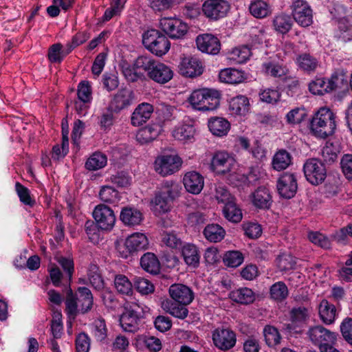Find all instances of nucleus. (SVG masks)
<instances>
[{"instance_id":"obj_1","label":"nucleus","mask_w":352,"mask_h":352,"mask_svg":"<svg viewBox=\"0 0 352 352\" xmlns=\"http://www.w3.org/2000/svg\"><path fill=\"white\" fill-rule=\"evenodd\" d=\"M303 172L307 182L314 186L322 184L327 178L326 189L329 194L336 195L341 185L340 174L333 173L327 175L324 164L316 158L307 160L303 166Z\"/></svg>"},{"instance_id":"obj_2","label":"nucleus","mask_w":352,"mask_h":352,"mask_svg":"<svg viewBox=\"0 0 352 352\" xmlns=\"http://www.w3.org/2000/svg\"><path fill=\"white\" fill-rule=\"evenodd\" d=\"M336 127L334 113L329 109L324 107L320 108L310 122V129L314 135L322 139L332 135Z\"/></svg>"},{"instance_id":"obj_3","label":"nucleus","mask_w":352,"mask_h":352,"mask_svg":"<svg viewBox=\"0 0 352 352\" xmlns=\"http://www.w3.org/2000/svg\"><path fill=\"white\" fill-rule=\"evenodd\" d=\"M142 43L147 50L157 56L166 54L170 46L166 35L155 29L148 30L143 34Z\"/></svg>"},{"instance_id":"obj_4","label":"nucleus","mask_w":352,"mask_h":352,"mask_svg":"<svg viewBox=\"0 0 352 352\" xmlns=\"http://www.w3.org/2000/svg\"><path fill=\"white\" fill-rule=\"evenodd\" d=\"M290 322L284 324L283 330L289 334H301L309 318V309L303 306L293 307L289 311Z\"/></svg>"},{"instance_id":"obj_5","label":"nucleus","mask_w":352,"mask_h":352,"mask_svg":"<svg viewBox=\"0 0 352 352\" xmlns=\"http://www.w3.org/2000/svg\"><path fill=\"white\" fill-rule=\"evenodd\" d=\"M143 317V309L137 304H133L124 307L120 323L125 331L135 332L138 329L139 322Z\"/></svg>"},{"instance_id":"obj_6","label":"nucleus","mask_w":352,"mask_h":352,"mask_svg":"<svg viewBox=\"0 0 352 352\" xmlns=\"http://www.w3.org/2000/svg\"><path fill=\"white\" fill-rule=\"evenodd\" d=\"M182 161L177 155H162L154 162V169L160 175L165 177L179 170Z\"/></svg>"},{"instance_id":"obj_7","label":"nucleus","mask_w":352,"mask_h":352,"mask_svg":"<svg viewBox=\"0 0 352 352\" xmlns=\"http://www.w3.org/2000/svg\"><path fill=\"white\" fill-rule=\"evenodd\" d=\"M148 247V241L146 235L142 233H134L125 241L123 250H119L123 258L133 256L139 252L146 250Z\"/></svg>"},{"instance_id":"obj_8","label":"nucleus","mask_w":352,"mask_h":352,"mask_svg":"<svg viewBox=\"0 0 352 352\" xmlns=\"http://www.w3.org/2000/svg\"><path fill=\"white\" fill-rule=\"evenodd\" d=\"M230 8L229 3L225 0H206L202 5L204 14L210 21L225 17Z\"/></svg>"},{"instance_id":"obj_9","label":"nucleus","mask_w":352,"mask_h":352,"mask_svg":"<svg viewBox=\"0 0 352 352\" xmlns=\"http://www.w3.org/2000/svg\"><path fill=\"white\" fill-rule=\"evenodd\" d=\"M160 24L163 32L173 39L182 38L188 30V25L177 18L164 17Z\"/></svg>"},{"instance_id":"obj_10","label":"nucleus","mask_w":352,"mask_h":352,"mask_svg":"<svg viewBox=\"0 0 352 352\" xmlns=\"http://www.w3.org/2000/svg\"><path fill=\"white\" fill-rule=\"evenodd\" d=\"M292 14L295 21L302 27H308L313 22L312 10L304 0H293Z\"/></svg>"},{"instance_id":"obj_11","label":"nucleus","mask_w":352,"mask_h":352,"mask_svg":"<svg viewBox=\"0 0 352 352\" xmlns=\"http://www.w3.org/2000/svg\"><path fill=\"white\" fill-rule=\"evenodd\" d=\"M93 217L100 230H111L116 223V217L113 210L107 205L99 204L93 211Z\"/></svg>"},{"instance_id":"obj_12","label":"nucleus","mask_w":352,"mask_h":352,"mask_svg":"<svg viewBox=\"0 0 352 352\" xmlns=\"http://www.w3.org/2000/svg\"><path fill=\"white\" fill-rule=\"evenodd\" d=\"M276 187L278 194L283 198L294 197L298 189L296 175L289 172L283 173L278 179Z\"/></svg>"},{"instance_id":"obj_13","label":"nucleus","mask_w":352,"mask_h":352,"mask_svg":"<svg viewBox=\"0 0 352 352\" xmlns=\"http://www.w3.org/2000/svg\"><path fill=\"white\" fill-rule=\"evenodd\" d=\"M212 340L214 344L221 351H228L235 346L236 338L235 333L225 328H217L213 331Z\"/></svg>"},{"instance_id":"obj_14","label":"nucleus","mask_w":352,"mask_h":352,"mask_svg":"<svg viewBox=\"0 0 352 352\" xmlns=\"http://www.w3.org/2000/svg\"><path fill=\"white\" fill-rule=\"evenodd\" d=\"M307 335L310 340L319 347L326 344H334L336 340L337 333L331 331L321 325H317L309 328Z\"/></svg>"},{"instance_id":"obj_15","label":"nucleus","mask_w":352,"mask_h":352,"mask_svg":"<svg viewBox=\"0 0 352 352\" xmlns=\"http://www.w3.org/2000/svg\"><path fill=\"white\" fill-rule=\"evenodd\" d=\"M179 69L183 76L191 78L200 76L204 72L202 62L195 56L184 58L179 65Z\"/></svg>"},{"instance_id":"obj_16","label":"nucleus","mask_w":352,"mask_h":352,"mask_svg":"<svg viewBox=\"0 0 352 352\" xmlns=\"http://www.w3.org/2000/svg\"><path fill=\"white\" fill-rule=\"evenodd\" d=\"M134 100V94L131 89L122 88L113 96L109 107L115 113H119L120 111L129 107Z\"/></svg>"},{"instance_id":"obj_17","label":"nucleus","mask_w":352,"mask_h":352,"mask_svg":"<svg viewBox=\"0 0 352 352\" xmlns=\"http://www.w3.org/2000/svg\"><path fill=\"white\" fill-rule=\"evenodd\" d=\"M197 48L202 52L216 55L221 50V43L217 37L211 34H204L196 38Z\"/></svg>"},{"instance_id":"obj_18","label":"nucleus","mask_w":352,"mask_h":352,"mask_svg":"<svg viewBox=\"0 0 352 352\" xmlns=\"http://www.w3.org/2000/svg\"><path fill=\"white\" fill-rule=\"evenodd\" d=\"M168 293L173 302L189 305L194 298L193 292L190 287L183 284H173Z\"/></svg>"},{"instance_id":"obj_19","label":"nucleus","mask_w":352,"mask_h":352,"mask_svg":"<svg viewBox=\"0 0 352 352\" xmlns=\"http://www.w3.org/2000/svg\"><path fill=\"white\" fill-rule=\"evenodd\" d=\"M233 165V158L230 157L229 155L225 152L216 153L213 155L210 163L212 170L217 174L221 175L231 171Z\"/></svg>"},{"instance_id":"obj_20","label":"nucleus","mask_w":352,"mask_h":352,"mask_svg":"<svg viewBox=\"0 0 352 352\" xmlns=\"http://www.w3.org/2000/svg\"><path fill=\"white\" fill-rule=\"evenodd\" d=\"M153 110V105L149 103L143 102L138 104L132 113L131 124L135 126L142 125L151 118Z\"/></svg>"},{"instance_id":"obj_21","label":"nucleus","mask_w":352,"mask_h":352,"mask_svg":"<svg viewBox=\"0 0 352 352\" xmlns=\"http://www.w3.org/2000/svg\"><path fill=\"white\" fill-rule=\"evenodd\" d=\"M152 69L149 72L148 77L156 82L164 84L173 78V71L164 63L157 61Z\"/></svg>"},{"instance_id":"obj_22","label":"nucleus","mask_w":352,"mask_h":352,"mask_svg":"<svg viewBox=\"0 0 352 352\" xmlns=\"http://www.w3.org/2000/svg\"><path fill=\"white\" fill-rule=\"evenodd\" d=\"M184 185L187 191L199 194L204 187V177L197 172L187 173L184 177Z\"/></svg>"},{"instance_id":"obj_23","label":"nucleus","mask_w":352,"mask_h":352,"mask_svg":"<svg viewBox=\"0 0 352 352\" xmlns=\"http://www.w3.org/2000/svg\"><path fill=\"white\" fill-rule=\"evenodd\" d=\"M186 305H187L173 302L170 299L164 300L161 305L163 310L179 319H184L187 317L188 310L186 308Z\"/></svg>"},{"instance_id":"obj_24","label":"nucleus","mask_w":352,"mask_h":352,"mask_svg":"<svg viewBox=\"0 0 352 352\" xmlns=\"http://www.w3.org/2000/svg\"><path fill=\"white\" fill-rule=\"evenodd\" d=\"M162 131V126L153 124L141 129L136 135L137 140L142 144L155 140Z\"/></svg>"},{"instance_id":"obj_25","label":"nucleus","mask_w":352,"mask_h":352,"mask_svg":"<svg viewBox=\"0 0 352 352\" xmlns=\"http://www.w3.org/2000/svg\"><path fill=\"white\" fill-rule=\"evenodd\" d=\"M120 219L125 225L136 226L143 220V214L137 208L124 207L120 212Z\"/></svg>"},{"instance_id":"obj_26","label":"nucleus","mask_w":352,"mask_h":352,"mask_svg":"<svg viewBox=\"0 0 352 352\" xmlns=\"http://www.w3.org/2000/svg\"><path fill=\"white\" fill-rule=\"evenodd\" d=\"M252 202L258 208H270L272 202L270 190L264 186L258 187L253 193Z\"/></svg>"},{"instance_id":"obj_27","label":"nucleus","mask_w":352,"mask_h":352,"mask_svg":"<svg viewBox=\"0 0 352 352\" xmlns=\"http://www.w3.org/2000/svg\"><path fill=\"white\" fill-rule=\"evenodd\" d=\"M208 125L210 132L219 137L226 135L230 129V122L221 117L211 118L208 120Z\"/></svg>"},{"instance_id":"obj_28","label":"nucleus","mask_w":352,"mask_h":352,"mask_svg":"<svg viewBox=\"0 0 352 352\" xmlns=\"http://www.w3.org/2000/svg\"><path fill=\"white\" fill-rule=\"evenodd\" d=\"M77 299L82 314L89 311L94 305V298L90 289L85 287H80L77 289Z\"/></svg>"},{"instance_id":"obj_29","label":"nucleus","mask_w":352,"mask_h":352,"mask_svg":"<svg viewBox=\"0 0 352 352\" xmlns=\"http://www.w3.org/2000/svg\"><path fill=\"white\" fill-rule=\"evenodd\" d=\"M182 254L185 263L194 269L199 265L200 255L197 247L193 244H186L183 246Z\"/></svg>"},{"instance_id":"obj_30","label":"nucleus","mask_w":352,"mask_h":352,"mask_svg":"<svg viewBox=\"0 0 352 352\" xmlns=\"http://www.w3.org/2000/svg\"><path fill=\"white\" fill-rule=\"evenodd\" d=\"M172 203L170 199L166 198L156 192L154 198L151 201L152 210L156 216L165 214L170 210Z\"/></svg>"},{"instance_id":"obj_31","label":"nucleus","mask_w":352,"mask_h":352,"mask_svg":"<svg viewBox=\"0 0 352 352\" xmlns=\"http://www.w3.org/2000/svg\"><path fill=\"white\" fill-rule=\"evenodd\" d=\"M229 298L239 304L248 305L252 303L255 300L253 291L248 287L239 288L232 291L229 294Z\"/></svg>"},{"instance_id":"obj_32","label":"nucleus","mask_w":352,"mask_h":352,"mask_svg":"<svg viewBox=\"0 0 352 352\" xmlns=\"http://www.w3.org/2000/svg\"><path fill=\"white\" fill-rule=\"evenodd\" d=\"M141 267L147 272L157 274L160 272V263L155 254L144 253L140 258Z\"/></svg>"},{"instance_id":"obj_33","label":"nucleus","mask_w":352,"mask_h":352,"mask_svg":"<svg viewBox=\"0 0 352 352\" xmlns=\"http://www.w3.org/2000/svg\"><path fill=\"white\" fill-rule=\"evenodd\" d=\"M229 109L232 113L245 115L250 109L248 98L242 95L232 98L229 102Z\"/></svg>"},{"instance_id":"obj_34","label":"nucleus","mask_w":352,"mask_h":352,"mask_svg":"<svg viewBox=\"0 0 352 352\" xmlns=\"http://www.w3.org/2000/svg\"><path fill=\"white\" fill-rule=\"evenodd\" d=\"M292 155L287 151L280 149L273 157L272 167L278 171L285 170L292 164Z\"/></svg>"},{"instance_id":"obj_35","label":"nucleus","mask_w":352,"mask_h":352,"mask_svg":"<svg viewBox=\"0 0 352 352\" xmlns=\"http://www.w3.org/2000/svg\"><path fill=\"white\" fill-rule=\"evenodd\" d=\"M182 186L173 180L165 181L162 184L160 189L157 192L161 195L170 199L173 202L180 195Z\"/></svg>"},{"instance_id":"obj_36","label":"nucleus","mask_w":352,"mask_h":352,"mask_svg":"<svg viewBox=\"0 0 352 352\" xmlns=\"http://www.w3.org/2000/svg\"><path fill=\"white\" fill-rule=\"evenodd\" d=\"M219 79L226 83L239 84L245 80V77L243 72L236 69L227 68L220 72Z\"/></svg>"},{"instance_id":"obj_37","label":"nucleus","mask_w":352,"mask_h":352,"mask_svg":"<svg viewBox=\"0 0 352 352\" xmlns=\"http://www.w3.org/2000/svg\"><path fill=\"white\" fill-rule=\"evenodd\" d=\"M205 237L210 242L217 243L221 241L226 235L225 230L219 224H208L203 232Z\"/></svg>"},{"instance_id":"obj_38","label":"nucleus","mask_w":352,"mask_h":352,"mask_svg":"<svg viewBox=\"0 0 352 352\" xmlns=\"http://www.w3.org/2000/svg\"><path fill=\"white\" fill-rule=\"evenodd\" d=\"M336 309L335 305L330 304L328 300H322L319 307V315L325 324L333 322L336 317Z\"/></svg>"},{"instance_id":"obj_39","label":"nucleus","mask_w":352,"mask_h":352,"mask_svg":"<svg viewBox=\"0 0 352 352\" xmlns=\"http://www.w3.org/2000/svg\"><path fill=\"white\" fill-rule=\"evenodd\" d=\"M223 213L224 217L232 223H239L243 218L241 210L237 206L236 199L224 206Z\"/></svg>"},{"instance_id":"obj_40","label":"nucleus","mask_w":352,"mask_h":352,"mask_svg":"<svg viewBox=\"0 0 352 352\" xmlns=\"http://www.w3.org/2000/svg\"><path fill=\"white\" fill-rule=\"evenodd\" d=\"M293 23L292 18L285 14H280L276 16L273 21L275 30L281 34L288 32L291 30Z\"/></svg>"},{"instance_id":"obj_41","label":"nucleus","mask_w":352,"mask_h":352,"mask_svg":"<svg viewBox=\"0 0 352 352\" xmlns=\"http://www.w3.org/2000/svg\"><path fill=\"white\" fill-rule=\"evenodd\" d=\"M297 61L299 67L307 72H314L318 65L317 59L307 53L300 54L298 57Z\"/></svg>"},{"instance_id":"obj_42","label":"nucleus","mask_w":352,"mask_h":352,"mask_svg":"<svg viewBox=\"0 0 352 352\" xmlns=\"http://www.w3.org/2000/svg\"><path fill=\"white\" fill-rule=\"evenodd\" d=\"M263 336L266 344L270 346H274L280 342L281 336L278 329L271 325H266L263 329Z\"/></svg>"},{"instance_id":"obj_43","label":"nucleus","mask_w":352,"mask_h":352,"mask_svg":"<svg viewBox=\"0 0 352 352\" xmlns=\"http://www.w3.org/2000/svg\"><path fill=\"white\" fill-rule=\"evenodd\" d=\"M106 164L107 157L101 153H95L87 159L85 167L89 170H96L103 168Z\"/></svg>"},{"instance_id":"obj_44","label":"nucleus","mask_w":352,"mask_h":352,"mask_svg":"<svg viewBox=\"0 0 352 352\" xmlns=\"http://www.w3.org/2000/svg\"><path fill=\"white\" fill-rule=\"evenodd\" d=\"M114 285L119 293L125 295L132 294L133 285L126 276L117 275L114 280Z\"/></svg>"},{"instance_id":"obj_45","label":"nucleus","mask_w":352,"mask_h":352,"mask_svg":"<svg viewBox=\"0 0 352 352\" xmlns=\"http://www.w3.org/2000/svg\"><path fill=\"white\" fill-rule=\"evenodd\" d=\"M328 82L330 91L348 87L347 76L342 71L335 72Z\"/></svg>"},{"instance_id":"obj_46","label":"nucleus","mask_w":352,"mask_h":352,"mask_svg":"<svg viewBox=\"0 0 352 352\" xmlns=\"http://www.w3.org/2000/svg\"><path fill=\"white\" fill-rule=\"evenodd\" d=\"M243 255L237 250L228 251L223 257L225 265L230 267H236L243 262Z\"/></svg>"},{"instance_id":"obj_47","label":"nucleus","mask_w":352,"mask_h":352,"mask_svg":"<svg viewBox=\"0 0 352 352\" xmlns=\"http://www.w3.org/2000/svg\"><path fill=\"white\" fill-rule=\"evenodd\" d=\"M210 93L209 89H202L194 91L190 98L189 102L194 109L201 111L206 106L203 102L207 94Z\"/></svg>"},{"instance_id":"obj_48","label":"nucleus","mask_w":352,"mask_h":352,"mask_svg":"<svg viewBox=\"0 0 352 352\" xmlns=\"http://www.w3.org/2000/svg\"><path fill=\"white\" fill-rule=\"evenodd\" d=\"M214 191V197L218 203H222L226 205L236 199L231 195L228 188L221 184H215Z\"/></svg>"},{"instance_id":"obj_49","label":"nucleus","mask_w":352,"mask_h":352,"mask_svg":"<svg viewBox=\"0 0 352 352\" xmlns=\"http://www.w3.org/2000/svg\"><path fill=\"white\" fill-rule=\"evenodd\" d=\"M156 60L149 56H140L134 61L135 68L138 70H142L146 72L147 76H149V72L154 67Z\"/></svg>"},{"instance_id":"obj_50","label":"nucleus","mask_w":352,"mask_h":352,"mask_svg":"<svg viewBox=\"0 0 352 352\" xmlns=\"http://www.w3.org/2000/svg\"><path fill=\"white\" fill-rule=\"evenodd\" d=\"M210 93L207 94L205 99L203 100L206 107L202 108L201 111H213L219 105L220 94L218 91L209 89Z\"/></svg>"},{"instance_id":"obj_51","label":"nucleus","mask_w":352,"mask_h":352,"mask_svg":"<svg viewBox=\"0 0 352 352\" xmlns=\"http://www.w3.org/2000/svg\"><path fill=\"white\" fill-rule=\"evenodd\" d=\"M288 289L283 282H277L273 284L270 287L271 297L277 300L282 301L288 296Z\"/></svg>"},{"instance_id":"obj_52","label":"nucleus","mask_w":352,"mask_h":352,"mask_svg":"<svg viewBox=\"0 0 352 352\" xmlns=\"http://www.w3.org/2000/svg\"><path fill=\"white\" fill-rule=\"evenodd\" d=\"M133 287L142 294L153 293L155 288L150 280L141 276H135L133 278Z\"/></svg>"},{"instance_id":"obj_53","label":"nucleus","mask_w":352,"mask_h":352,"mask_svg":"<svg viewBox=\"0 0 352 352\" xmlns=\"http://www.w3.org/2000/svg\"><path fill=\"white\" fill-rule=\"evenodd\" d=\"M309 89L314 95H324L330 92L329 82H326L324 78H317L309 84Z\"/></svg>"},{"instance_id":"obj_54","label":"nucleus","mask_w":352,"mask_h":352,"mask_svg":"<svg viewBox=\"0 0 352 352\" xmlns=\"http://www.w3.org/2000/svg\"><path fill=\"white\" fill-rule=\"evenodd\" d=\"M78 303L77 295L73 293L72 289L69 286L66 289L65 305L67 314L69 316H75L76 315Z\"/></svg>"},{"instance_id":"obj_55","label":"nucleus","mask_w":352,"mask_h":352,"mask_svg":"<svg viewBox=\"0 0 352 352\" xmlns=\"http://www.w3.org/2000/svg\"><path fill=\"white\" fill-rule=\"evenodd\" d=\"M296 265V258L290 254L283 253L277 258V266L280 271L294 270Z\"/></svg>"},{"instance_id":"obj_56","label":"nucleus","mask_w":352,"mask_h":352,"mask_svg":"<svg viewBox=\"0 0 352 352\" xmlns=\"http://www.w3.org/2000/svg\"><path fill=\"white\" fill-rule=\"evenodd\" d=\"M183 0H151L149 6L155 12H162L171 9L180 3Z\"/></svg>"},{"instance_id":"obj_57","label":"nucleus","mask_w":352,"mask_h":352,"mask_svg":"<svg viewBox=\"0 0 352 352\" xmlns=\"http://www.w3.org/2000/svg\"><path fill=\"white\" fill-rule=\"evenodd\" d=\"M122 74L127 81L131 82H134L138 80H142L145 78L144 73L138 71V69L135 68L134 64L133 66L129 65H123Z\"/></svg>"},{"instance_id":"obj_58","label":"nucleus","mask_w":352,"mask_h":352,"mask_svg":"<svg viewBox=\"0 0 352 352\" xmlns=\"http://www.w3.org/2000/svg\"><path fill=\"white\" fill-rule=\"evenodd\" d=\"M307 116L305 108L296 107L291 110L286 116L287 122L289 124H300L305 120Z\"/></svg>"},{"instance_id":"obj_59","label":"nucleus","mask_w":352,"mask_h":352,"mask_svg":"<svg viewBox=\"0 0 352 352\" xmlns=\"http://www.w3.org/2000/svg\"><path fill=\"white\" fill-rule=\"evenodd\" d=\"M250 12L256 18H264L270 11L267 4L263 1L259 0L250 4Z\"/></svg>"},{"instance_id":"obj_60","label":"nucleus","mask_w":352,"mask_h":352,"mask_svg":"<svg viewBox=\"0 0 352 352\" xmlns=\"http://www.w3.org/2000/svg\"><path fill=\"white\" fill-rule=\"evenodd\" d=\"M15 188L19 199L23 204L30 206H32L35 204V201L30 197V190L28 188L25 187L19 182H16Z\"/></svg>"},{"instance_id":"obj_61","label":"nucleus","mask_w":352,"mask_h":352,"mask_svg":"<svg viewBox=\"0 0 352 352\" xmlns=\"http://www.w3.org/2000/svg\"><path fill=\"white\" fill-rule=\"evenodd\" d=\"M99 197L104 202L113 203L118 199V192L109 186H104L100 189Z\"/></svg>"},{"instance_id":"obj_62","label":"nucleus","mask_w":352,"mask_h":352,"mask_svg":"<svg viewBox=\"0 0 352 352\" xmlns=\"http://www.w3.org/2000/svg\"><path fill=\"white\" fill-rule=\"evenodd\" d=\"M176 109L170 105L161 104L157 108V113L160 121H170L173 118V113Z\"/></svg>"},{"instance_id":"obj_63","label":"nucleus","mask_w":352,"mask_h":352,"mask_svg":"<svg viewBox=\"0 0 352 352\" xmlns=\"http://www.w3.org/2000/svg\"><path fill=\"white\" fill-rule=\"evenodd\" d=\"M340 167L342 171L346 177L349 181H352V155L345 154L342 156L340 160Z\"/></svg>"},{"instance_id":"obj_64","label":"nucleus","mask_w":352,"mask_h":352,"mask_svg":"<svg viewBox=\"0 0 352 352\" xmlns=\"http://www.w3.org/2000/svg\"><path fill=\"white\" fill-rule=\"evenodd\" d=\"M340 331L344 340L352 346V318L344 319L340 324Z\"/></svg>"}]
</instances>
